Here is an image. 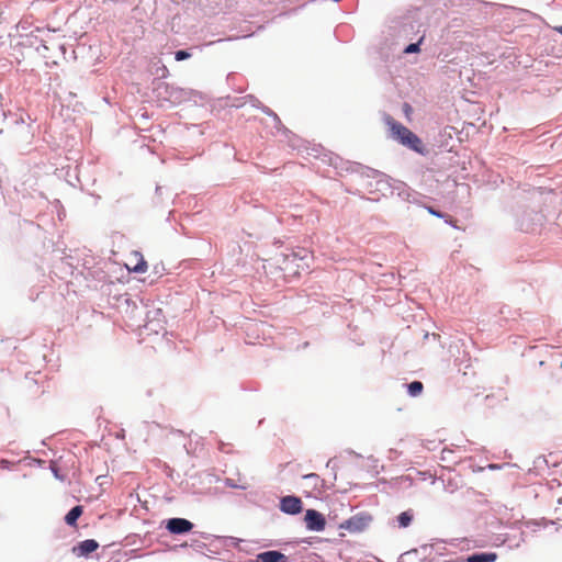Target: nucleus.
Instances as JSON below:
<instances>
[{
    "instance_id": "obj_18",
    "label": "nucleus",
    "mask_w": 562,
    "mask_h": 562,
    "mask_svg": "<svg viewBox=\"0 0 562 562\" xmlns=\"http://www.w3.org/2000/svg\"><path fill=\"white\" fill-rule=\"evenodd\" d=\"M404 112H405L406 116H409V114L412 113V108L409 104H407V103L404 104Z\"/></svg>"
},
{
    "instance_id": "obj_10",
    "label": "nucleus",
    "mask_w": 562,
    "mask_h": 562,
    "mask_svg": "<svg viewBox=\"0 0 562 562\" xmlns=\"http://www.w3.org/2000/svg\"><path fill=\"white\" fill-rule=\"evenodd\" d=\"M497 554L495 552L475 553L468 557L467 562H495Z\"/></svg>"
},
{
    "instance_id": "obj_14",
    "label": "nucleus",
    "mask_w": 562,
    "mask_h": 562,
    "mask_svg": "<svg viewBox=\"0 0 562 562\" xmlns=\"http://www.w3.org/2000/svg\"><path fill=\"white\" fill-rule=\"evenodd\" d=\"M397 520H398L400 527L406 528L411 525V522L413 520V515L409 512H403L397 517Z\"/></svg>"
},
{
    "instance_id": "obj_6",
    "label": "nucleus",
    "mask_w": 562,
    "mask_h": 562,
    "mask_svg": "<svg viewBox=\"0 0 562 562\" xmlns=\"http://www.w3.org/2000/svg\"><path fill=\"white\" fill-rule=\"evenodd\" d=\"M280 509L290 515H296L302 512V501L296 496H284L280 502Z\"/></svg>"
},
{
    "instance_id": "obj_1",
    "label": "nucleus",
    "mask_w": 562,
    "mask_h": 562,
    "mask_svg": "<svg viewBox=\"0 0 562 562\" xmlns=\"http://www.w3.org/2000/svg\"><path fill=\"white\" fill-rule=\"evenodd\" d=\"M385 124L389 127L392 138L396 139L403 146L412 150L423 154L424 145L422 139L409 128L395 121L392 116L385 117Z\"/></svg>"
},
{
    "instance_id": "obj_3",
    "label": "nucleus",
    "mask_w": 562,
    "mask_h": 562,
    "mask_svg": "<svg viewBox=\"0 0 562 562\" xmlns=\"http://www.w3.org/2000/svg\"><path fill=\"white\" fill-rule=\"evenodd\" d=\"M371 521V517L369 515H356L345 520L340 528L346 529L350 532H359L364 530Z\"/></svg>"
},
{
    "instance_id": "obj_19",
    "label": "nucleus",
    "mask_w": 562,
    "mask_h": 562,
    "mask_svg": "<svg viewBox=\"0 0 562 562\" xmlns=\"http://www.w3.org/2000/svg\"><path fill=\"white\" fill-rule=\"evenodd\" d=\"M305 479H318V476L314 473L307 474L304 476Z\"/></svg>"
},
{
    "instance_id": "obj_5",
    "label": "nucleus",
    "mask_w": 562,
    "mask_h": 562,
    "mask_svg": "<svg viewBox=\"0 0 562 562\" xmlns=\"http://www.w3.org/2000/svg\"><path fill=\"white\" fill-rule=\"evenodd\" d=\"M125 266L128 271L135 273H144L148 269L146 260L144 259L143 255L138 251L131 252Z\"/></svg>"
},
{
    "instance_id": "obj_17",
    "label": "nucleus",
    "mask_w": 562,
    "mask_h": 562,
    "mask_svg": "<svg viewBox=\"0 0 562 562\" xmlns=\"http://www.w3.org/2000/svg\"><path fill=\"white\" fill-rule=\"evenodd\" d=\"M451 453H452V450L443 449L442 452H441V459L446 460L447 459V454H451Z\"/></svg>"
},
{
    "instance_id": "obj_11",
    "label": "nucleus",
    "mask_w": 562,
    "mask_h": 562,
    "mask_svg": "<svg viewBox=\"0 0 562 562\" xmlns=\"http://www.w3.org/2000/svg\"><path fill=\"white\" fill-rule=\"evenodd\" d=\"M83 508L78 505L72 507L65 517V521L69 526H76L77 519L82 515Z\"/></svg>"
},
{
    "instance_id": "obj_2",
    "label": "nucleus",
    "mask_w": 562,
    "mask_h": 562,
    "mask_svg": "<svg viewBox=\"0 0 562 562\" xmlns=\"http://www.w3.org/2000/svg\"><path fill=\"white\" fill-rule=\"evenodd\" d=\"M311 258L312 255L307 250L293 251L285 258L286 269H289L290 265H295L297 269L294 271V274H300V270L306 271L310 269Z\"/></svg>"
},
{
    "instance_id": "obj_20",
    "label": "nucleus",
    "mask_w": 562,
    "mask_h": 562,
    "mask_svg": "<svg viewBox=\"0 0 562 562\" xmlns=\"http://www.w3.org/2000/svg\"><path fill=\"white\" fill-rule=\"evenodd\" d=\"M557 30H558L559 33L562 34V26L558 27Z\"/></svg>"
},
{
    "instance_id": "obj_9",
    "label": "nucleus",
    "mask_w": 562,
    "mask_h": 562,
    "mask_svg": "<svg viewBox=\"0 0 562 562\" xmlns=\"http://www.w3.org/2000/svg\"><path fill=\"white\" fill-rule=\"evenodd\" d=\"M99 544L93 539H88L85 541H81L77 548H75V551L78 552L79 555H88L95 551L98 549Z\"/></svg>"
},
{
    "instance_id": "obj_7",
    "label": "nucleus",
    "mask_w": 562,
    "mask_h": 562,
    "mask_svg": "<svg viewBox=\"0 0 562 562\" xmlns=\"http://www.w3.org/2000/svg\"><path fill=\"white\" fill-rule=\"evenodd\" d=\"M192 528L193 524L184 518H171L167 522V529L175 535L189 532Z\"/></svg>"
},
{
    "instance_id": "obj_15",
    "label": "nucleus",
    "mask_w": 562,
    "mask_h": 562,
    "mask_svg": "<svg viewBox=\"0 0 562 562\" xmlns=\"http://www.w3.org/2000/svg\"><path fill=\"white\" fill-rule=\"evenodd\" d=\"M190 57H191V54H190V53H188L187 50H178V52H176V54H175V58H176V60H178V61H181V60L188 59V58H190Z\"/></svg>"
},
{
    "instance_id": "obj_13",
    "label": "nucleus",
    "mask_w": 562,
    "mask_h": 562,
    "mask_svg": "<svg viewBox=\"0 0 562 562\" xmlns=\"http://www.w3.org/2000/svg\"><path fill=\"white\" fill-rule=\"evenodd\" d=\"M407 389H408L409 395L418 396L422 394L424 385L419 381H413L412 383L408 384Z\"/></svg>"
},
{
    "instance_id": "obj_12",
    "label": "nucleus",
    "mask_w": 562,
    "mask_h": 562,
    "mask_svg": "<svg viewBox=\"0 0 562 562\" xmlns=\"http://www.w3.org/2000/svg\"><path fill=\"white\" fill-rule=\"evenodd\" d=\"M426 210L428 211L429 214L437 216L439 218H443L446 223L456 227L454 220L451 215L441 213V212L435 210L432 206H426Z\"/></svg>"
},
{
    "instance_id": "obj_8",
    "label": "nucleus",
    "mask_w": 562,
    "mask_h": 562,
    "mask_svg": "<svg viewBox=\"0 0 562 562\" xmlns=\"http://www.w3.org/2000/svg\"><path fill=\"white\" fill-rule=\"evenodd\" d=\"M260 562H288V557L279 551H266L258 555Z\"/></svg>"
},
{
    "instance_id": "obj_4",
    "label": "nucleus",
    "mask_w": 562,
    "mask_h": 562,
    "mask_svg": "<svg viewBox=\"0 0 562 562\" xmlns=\"http://www.w3.org/2000/svg\"><path fill=\"white\" fill-rule=\"evenodd\" d=\"M306 527L313 531H323L326 526L324 516L315 509H307L305 514Z\"/></svg>"
},
{
    "instance_id": "obj_16",
    "label": "nucleus",
    "mask_w": 562,
    "mask_h": 562,
    "mask_svg": "<svg viewBox=\"0 0 562 562\" xmlns=\"http://www.w3.org/2000/svg\"><path fill=\"white\" fill-rule=\"evenodd\" d=\"M406 54H411V53H417L419 52V43H413V44H409L405 50H404Z\"/></svg>"
}]
</instances>
